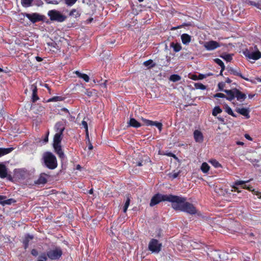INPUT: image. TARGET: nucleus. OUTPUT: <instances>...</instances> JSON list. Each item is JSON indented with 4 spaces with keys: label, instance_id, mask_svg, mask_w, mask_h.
<instances>
[{
    "label": "nucleus",
    "instance_id": "1",
    "mask_svg": "<svg viewBox=\"0 0 261 261\" xmlns=\"http://www.w3.org/2000/svg\"><path fill=\"white\" fill-rule=\"evenodd\" d=\"M172 207L175 211L184 212L190 215L197 213L196 207L191 203L187 201V198L175 195Z\"/></svg>",
    "mask_w": 261,
    "mask_h": 261
},
{
    "label": "nucleus",
    "instance_id": "2",
    "mask_svg": "<svg viewBox=\"0 0 261 261\" xmlns=\"http://www.w3.org/2000/svg\"><path fill=\"white\" fill-rule=\"evenodd\" d=\"M42 160L45 166L49 169H55L58 166L57 158L51 152H45L42 156Z\"/></svg>",
    "mask_w": 261,
    "mask_h": 261
},
{
    "label": "nucleus",
    "instance_id": "3",
    "mask_svg": "<svg viewBox=\"0 0 261 261\" xmlns=\"http://www.w3.org/2000/svg\"><path fill=\"white\" fill-rule=\"evenodd\" d=\"M174 196L175 195L172 194L164 195L160 193L155 194L151 198L149 205L152 207L162 201L170 202L171 203L172 205L174 200Z\"/></svg>",
    "mask_w": 261,
    "mask_h": 261
},
{
    "label": "nucleus",
    "instance_id": "4",
    "mask_svg": "<svg viewBox=\"0 0 261 261\" xmlns=\"http://www.w3.org/2000/svg\"><path fill=\"white\" fill-rule=\"evenodd\" d=\"M224 92L226 94V99L231 101L235 98L239 101L244 100L246 98V95L237 88H233L231 90H225Z\"/></svg>",
    "mask_w": 261,
    "mask_h": 261
},
{
    "label": "nucleus",
    "instance_id": "5",
    "mask_svg": "<svg viewBox=\"0 0 261 261\" xmlns=\"http://www.w3.org/2000/svg\"><path fill=\"white\" fill-rule=\"evenodd\" d=\"M249 180L247 181H243V180H237L234 182V185L232 186V188L234 189V191H238L239 192L238 190V188L237 187V186L241 185L242 188L245 189H247L249 191H251L254 194L256 195L258 198H261V192L256 191L251 186H247L245 184L246 182H249Z\"/></svg>",
    "mask_w": 261,
    "mask_h": 261
},
{
    "label": "nucleus",
    "instance_id": "6",
    "mask_svg": "<svg viewBox=\"0 0 261 261\" xmlns=\"http://www.w3.org/2000/svg\"><path fill=\"white\" fill-rule=\"evenodd\" d=\"M48 16L51 21H55L58 22H63L65 21L67 17L62 14L59 11L56 10H49L47 13Z\"/></svg>",
    "mask_w": 261,
    "mask_h": 261
},
{
    "label": "nucleus",
    "instance_id": "7",
    "mask_svg": "<svg viewBox=\"0 0 261 261\" xmlns=\"http://www.w3.org/2000/svg\"><path fill=\"white\" fill-rule=\"evenodd\" d=\"M63 251L60 247H56L50 249L46 252L48 257L51 260H58L62 255Z\"/></svg>",
    "mask_w": 261,
    "mask_h": 261
},
{
    "label": "nucleus",
    "instance_id": "8",
    "mask_svg": "<svg viewBox=\"0 0 261 261\" xmlns=\"http://www.w3.org/2000/svg\"><path fill=\"white\" fill-rule=\"evenodd\" d=\"M162 244L155 239H152L148 244V249L152 252H159L161 250Z\"/></svg>",
    "mask_w": 261,
    "mask_h": 261
},
{
    "label": "nucleus",
    "instance_id": "9",
    "mask_svg": "<svg viewBox=\"0 0 261 261\" xmlns=\"http://www.w3.org/2000/svg\"><path fill=\"white\" fill-rule=\"evenodd\" d=\"M255 51L250 52L249 50L246 49L244 51V55L250 59L257 60L261 58V53L258 50L257 46H254Z\"/></svg>",
    "mask_w": 261,
    "mask_h": 261
},
{
    "label": "nucleus",
    "instance_id": "10",
    "mask_svg": "<svg viewBox=\"0 0 261 261\" xmlns=\"http://www.w3.org/2000/svg\"><path fill=\"white\" fill-rule=\"evenodd\" d=\"M25 16L32 23H36L43 20V16L37 13H33L32 14L26 13Z\"/></svg>",
    "mask_w": 261,
    "mask_h": 261
},
{
    "label": "nucleus",
    "instance_id": "11",
    "mask_svg": "<svg viewBox=\"0 0 261 261\" xmlns=\"http://www.w3.org/2000/svg\"><path fill=\"white\" fill-rule=\"evenodd\" d=\"M204 46L207 50H213L220 47V45L218 42L211 40L205 42Z\"/></svg>",
    "mask_w": 261,
    "mask_h": 261
},
{
    "label": "nucleus",
    "instance_id": "12",
    "mask_svg": "<svg viewBox=\"0 0 261 261\" xmlns=\"http://www.w3.org/2000/svg\"><path fill=\"white\" fill-rule=\"evenodd\" d=\"M0 177L1 178L7 177L9 180L12 179L11 176L8 175V170L6 166L3 163H0Z\"/></svg>",
    "mask_w": 261,
    "mask_h": 261
},
{
    "label": "nucleus",
    "instance_id": "13",
    "mask_svg": "<svg viewBox=\"0 0 261 261\" xmlns=\"http://www.w3.org/2000/svg\"><path fill=\"white\" fill-rule=\"evenodd\" d=\"M143 120L146 125L155 126L159 129L160 131L162 130L163 126L162 123L157 121H153L152 120H150L146 119H143Z\"/></svg>",
    "mask_w": 261,
    "mask_h": 261
},
{
    "label": "nucleus",
    "instance_id": "14",
    "mask_svg": "<svg viewBox=\"0 0 261 261\" xmlns=\"http://www.w3.org/2000/svg\"><path fill=\"white\" fill-rule=\"evenodd\" d=\"M227 70H228V72L230 74H233V75H234L239 76H240V77H241L242 79L245 80L246 81H249V80L248 78L244 77L242 74V73H241V71H240L239 69H234V68H233L232 67H230V68H228L227 69Z\"/></svg>",
    "mask_w": 261,
    "mask_h": 261
},
{
    "label": "nucleus",
    "instance_id": "15",
    "mask_svg": "<svg viewBox=\"0 0 261 261\" xmlns=\"http://www.w3.org/2000/svg\"><path fill=\"white\" fill-rule=\"evenodd\" d=\"M48 176H49L47 174H46L44 173H41L39 175L38 179L35 181V184L36 185H44V184H45L47 181V179L46 177H48Z\"/></svg>",
    "mask_w": 261,
    "mask_h": 261
},
{
    "label": "nucleus",
    "instance_id": "16",
    "mask_svg": "<svg viewBox=\"0 0 261 261\" xmlns=\"http://www.w3.org/2000/svg\"><path fill=\"white\" fill-rule=\"evenodd\" d=\"M30 89L32 91V101L35 102L39 99L37 95L38 89L37 85L36 84L31 85Z\"/></svg>",
    "mask_w": 261,
    "mask_h": 261
},
{
    "label": "nucleus",
    "instance_id": "17",
    "mask_svg": "<svg viewBox=\"0 0 261 261\" xmlns=\"http://www.w3.org/2000/svg\"><path fill=\"white\" fill-rule=\"evenodd\" d=\"M193 135L194 140L196 142L202 143L203 141V136L200 130H195Z\"/></svg>",
    "mask_w": 261,
    "mask_h": 261
},
{
    "label": "nucleus",
    "instance_id": "18",
    "mask_svg": "<svg viewBox=\"0 0 261 261\" xmlns=\"http://www.w3.org/2000/svg\"><path fill=\"white\" fill-rule=\"evenodd\" d=\"M54 148L56 153L58 155L59 157L61 159H63L65 156L64 152L62 150L61 144L53 145Z\"/></svg>",
    "mask_w": 261,
    "mask_h": 261
},
{
    "label": "nucleus",
    "instance_id": "19",
    "mask_svg": "<svg viewBox=\"0 0 261 261\" xmlns=\"http://www.w3.org/2000/svg\"><path fill=\"white\" fill-rule=\"evenodd\" d=\"M55 129L57 134H63L65 130V126L63 122H57L55 125Z\"/></svg>",
    "mask_w": 261,
    "mask_h": 261
},
{
    "label": "nucleus",
    "instance_id": "20",
    "mask_svg": "<svg viewBox=\"0 0 261 261\" xmlns=\"http://www.w3.org/2000/svg\"><path fill=\"white\" fill-rule=\"evenodd\" d=\"M236 112L239 113L240 114L244 116L245 117L246 119H249L250 118V115H249V110L245 108H237L236 110Z\"/></svg>",
    "mask_w": 261,
    "mask_h": 261
},
{
    "label": "nucleus",
    "instance_id": "21",
    "mask_svg": "<svg viewBox=\"0 0 261 261\" xmlns=\"http://www.w3.org/2000/svg\"><path fill=\"white\" fill-rule=\"evenodd\" d=\"M34 239V236L29 234L25 235L24 239L23 240L22 243L23 247L25 249H27L29 247V242L31 240Z\"/></svg>",
    "mask_w": 261,
    "mask_h": 261
},
{
    "label": "nucleus",
    "instance_id": "22",
    "mask_svg": "<svg viewBox=\"0 0 261 261\" xmlns=\"http://www.w3.org/2000/svg\"><path fill=\"white\" fill-rule=\"evenodd\" d=\"M63 139V134L56 133L54 137L53 145L61 144Z\"/></svg>",
    "mask_w": 261,
    "mask_h": 261
},
{
    "label": "nucleus",
    "instance_id": "23",
    "mask_svg": "<svg viewBox=\"0 0 261 261\" xmlns=\"http://www.w3.org/2000/svg\"><path fill=\"white\" fill-rule=\"evenodd\" d=\"M181 39L184 44H188L191 41V37L188 34H183L181 35Z\"/></svg>",
    "mask_w": 261,
    "mask_h": 261
},
{
    "label": "nucleus",
    "instance_id": "24",
    "mask_svg": "<svg viewBox=\"0 0 261 261\" xmlns=\"http://www.w3.org/2000/svg\"><path fill=\"white\" fill-rule=\"evenodd\" d=\"M14 148L13 147L9 148H0V157L6 155L12 152Z\"/></svg>",
    "mask_w": 261,
    "mask_h": 261
},
{
    "label": "nucleus",
    "instance_id": "25",
    "mask_svg": "<svg viewBox=\"0 0 261 261\" xmlns=\"http://www.w3.org/2000/svg\"><path fill=\"white\" fill-rule=\"evenodd\" d=\"M128 124L129 126L135 128H139L141 126V123L133 118L130 119Z\"/></svg>",
    "mask_w": 261,
    "mask_h": 261
},
{
    "label": "nucleus",
    "instance_id": "26",
    "mask_svg": "<svg viewBox=\"0 0 261 261\" xmlns=\"http://www.w3.org/2000/svg\"><path fill=\"white\" fill-rule=\"evenodd\" d=\"M74 73L79 77L83 79L86 82L89 81V77L87 74L82 73L79 71H76Z\"/></svg>",
    "mask_w": 261,
    "mask_h": 261
},
{
    "label": "nucleus",
    "instance_id": "27",
    "mask_svg": "<svg viewBox=\"0 0 261 261\" xmlns=\"http://www.w3.org/2000/svg\"><path fill=\"white\" fill-rule=\"evenodd\" d=\"M170 46L173 48V50L177 53L181 49V46L178 43L172 42L170 44Z\"/></svg>",
    "mask_w": 261,
    "mask_h": 261
},
{
    "label": "nucleus",
    "instance_id": "28",
    "mask_svg": "<svg viewBox=\"0 0 261 261\" xmlns=\"http://www.w3.org/2000/svg\"><path fill=\"white\" fill-rule=\"evenodd\" d=\"M47 44L48 46L50 47V50L55 52L58 50V46L55 41H51V42H47Z\"/></svg>",
    "mask_w": 261,
    "mask_h": 261
},
{
    "label": "nucleus",
    "instance_id": "29",
    "mask_svg": "<svg viewBox=\"0 0 261 261\" xmlns=\"http://www.w3.org/2000/svg\"><path fill=\"white\" fill-rule=\"evenodd\" d=\"M143 65L147 67L148 69L154 67L155 66V64L153 63V61L151 59L145 61L143 63Z\"/></svg>",
    "mask_w": 261,
    "mask_h": 261
},
{
    "label": "nucleus",
    "instance_id": "30",
    "mask_svg": "<svg viewBox=\"0 0 261 261\" xmlns=\"http://www.w3.org/2000/svg\"><path fill=\"white\" fill-rule=\"evenodd\" d=\"M34 0H21V3L23 7L28 8L32 5Z\"/></svg>",
    "mask_w": 261,
    "mask_h": 261
},
{
    "label": "nucleus",
    "instance_id": "31",
    "mask_svg": "<svg viewBox=\"0 0 261 261\" xmlns=\"http://www.w3.org/2000/svg\"><path fill=\"white\" fill-rule=\"evenodd\" d=\"M130 197H129V194H127V198H126V201L124 203V205L123 206V212L124 213H126L127 210V208L128 207V206L129 205V204H130Z\"/></svg>",
    "mask_w": 261,
    "mask_h": 261
},
{
    "label": "nucleus",
    "instance_id": "32",
    "mask_svg": "<svg viewBox=\"0 0 261 261\" xmlns=\"http://www.w3.org/2000/svg\"><path fill=\"white\" fill-rule=\"evenodd\" d=\"M201 170L203 173H206L210 170V166L206 163H203L201 166Z\"/></svg>",
    "mask_w": 261,
    "mask_h": 261
},
{
    "label": "nucleus",
    "instance_id": "33",
    "mask_svg": "<svg viewBox=\"0 0 261 261\" xmlns=\"http://www.w3.org/2000/svg\"><path fill=\"white\" fill-rule=\"evenodd\" d=\"M222 112V110L219 106H216L213 110L212 115L214 116H216L218 114L221 113Z\"/></svg>",
    "mask_w": 261,
    "mask_h": 261
},
{
    "label": "nucleus",
    "instance_id": "34",
    "mask_svg": "<svg viewBox=\"0 0 261 261\" xmlns=\"http://www.w3.org/2000/svg\"><path fill=\"white\" fill-rule=\"evenodd\" d=\"M64 99V97H63L62 96H56L48 99L47 100V102L62 101Z\"/></svg>",
    "mask_w": 261,
    "mask_h": 261
},
{
    "label": "nucleus",
    "instance_id": "35",
    "mask_svg": "<svg viewBox=\"0 0 261 261\" xmlns=\"http://www.w3.org/2000/svg\"><path fill=\"white\" fill-rule=\"evenodd\" d=\"M225 112L233 117H237V115L233 112L232 109L227 105L225 107Z\"/></svg>",
    "mask_w": 261,
    "mask_h": 261
},
{
    "label": "nucleus",
    "instance_id": "36",
    "mask_svg": "<svg viewBox=\"0 0 261 261\" xmlns=\"http://www.w3.org/2000/svg\"><path fill=\"white\" fill-rule=\"evenodd\" d=\"M69 16H73L74 18H77L80 16V13L75 9H73L70 12Z\"/></svg>",
    "mask_w": 261,
    "mask_h": 261
},
{
    "label": "nucleus",
    "instance_id": "37",
    "mask_svg": "<svg viewBox=\"0 0 261 261\" xmlns=\"http://www.w3.org/2000/svg\"><path fill=\"white\" fill-rule=\"evenodd\" d=\"M181 77L178 74H172L169 77V80L173 82L179 81Z\"/></svg>",
    "mask_w": 261,
    "mask_h": 261
},
{
    "label": "nucleus",
    "instance_id": "38",
    "mask_svg": "<svg viewBox=\"0 0 261 261\" xmlns=\"http://www.w3.org/2000/svg\"><path fill=\"white\" fill-rule=\"evenodd\" d=\"M214 61L216 63H217L221 67V68L222 69V70H224L225 67L224 63L222 62L221 60L218 58H216L214 59Z\"/></svg>",
    "mask_w": 261,
    "mask_h": 261
},
{
    "label": "nucleus",
    "instance_id": "39",
    "mask_svg": "<svg viewBox=\"0 0 261 261\" xmlns=\"http://www.w3.org/2000/svg\"><path fill=\"white\" fill-rule=\"evenodd\" d=\"M210 163L215 168L222 167L221 165L216 160L213 159L210 161Z\"/></svg>",
    "mask_w": 261,
    "mask_h": 261
},
{
    "label": "nucleus",
    "instance_id": "40",
    "mask_svg": "<svg viewBox=\"0 0 261 261\" xmlns=\"http://www.w3.org/2000/svg\"><path fill=\"white\" fill-rule=\"evenodd\" d=\"M220 57L227 62H230L232 59V56L230 54H224Z\"/></svg>",
    "mask_w": 261,
    "mask_h": 261
},
{
    "label": "nucleus",
    "instance_id": "41",
    "mask_svg": "<svg viewBox=\"0 0 261 261\" xmlns=\"http://www.w3.org/2000/svg\"><path fill=\"white\" fill-rule=\"evenodd\" d=\"M194 86H195V87L197 89H201V90H205V89H206V86L205 85H203L202 84L200 83H195Z\"/></svg>",
    "mask_w": 261,
    "mask_h": 261
},
{
    "label": "nucleus",
    "instance_id": "42",
    "mask_svg": "<svg viewBox=\"0 0 261 261\" xmlns=\"http://www.w3.org/2000/svg\"><path fill=\"white\" fill-rule=\"evenodd\" d=\"M48 256L46 255V253L42 252L39 256L38 260H43L46 261L47 259Z\"/></svg>",
    "mask_w": 261,
    "mask_h": 261
},
{
    "label": "nucleus",
    "instance_id": "43",
    "mask_svg": "<svg viewBox=\"0 0 261 261\" xmlns=\"http://www.w3.org/2000/svg\"><path fill=\"white\" fill-rule=\"evenodd\" d=\"M15 201H16L13 198H10V199H5V201H4V205H10V204H12V203L15 202Z\"/></svg>",
    "mask_w": 261,
    "mask_h": 261
},
{
    "label": "nucleus",
    "instance_id": "44",
    "mask_svg": "<svg viewBox=\"0 0 261 261\" xmlns=\"http://www.w3.org/2000/svg\"><path fill=\"white\" fill-rule=\"evenodd\" d=\"M66 5L68 6H73L77 0H64Z\"/></svg>",
    "mask_w": 261,
    "mask_h": 261
},
{
    "label": "nucleus",
    "instance_id": "45",
    "mask_svg": "<svg viewBox=\"0 0 261 261\" xmlns=\"http://www.w3.org/2000/svg\"><path fill=\"white\" fill-rule=\"evenodd\" d=\"M215 97H219V98H225L227 97L225 94L222 93H217L214 95Z\"/></svg>",
    "mask_w": 261,
    "mask_h": 261
},
{
    "label": "nucleus",
    "instance_id": "46",
    "mask_svg": "<svg viewBox=\"0 0 261 261\" xmlns=\"http://www.w3.org/2000/svg\"><path fill=\"white\" fill-rule=\"evenodd\" d=\"M31 253L33 256H35V257L38 256L39 254L38 251L36 249H33L31 250Z\"/></svg>",
    "mask_w": 261,
    "mask_h": 261
},
{
    "label": "nucleus",
    "instance_id": "47",
    "mask_svg": "<svg viewBox=\"0 0 261 261\" xmlns=\"http://www.w3.org/2000/svg\"><path fill=\"white\" fill-rule=\"evenodd\" d=\"M218 86L220 90L224 91V90H223V88L225 86V84L224 83H219Z\"/></svg>",
    "mask_w": 261,
    "mask_h": 261
},
{
    "label": "nucleus",
    "instance_id": "48",
    "mask_svg": "<svg viewBox=\"0 0 261 261\" xmlns=\"http://www.w3.org/2000/svg\"><path fill=\"white\" fill-rule=\"evenodd\" d=\"M107 82V81L105 80L103 83H101L99 84L101 88L105 89V90H107V84H106Z\"/></svg>",
    "mask_w": 261,
    "mask_h": 261
},
{
    "label": "nucleus",
    "instance_id": "49",
    "mask_svg": "<svg viewBox=\"0 0 261 261\" xmlns=\"http://www.w3.org/2000/svg\"><path fill=\"white\" fill-rule=\"evenodd\" d=\"M6 196L3 195H0V204L2 205H4V201H5V199H6Z\"/></svg>",
    "mask_w": 261,
    "mask_h": 261
},
{
    "label": "nucleus",
    "instance_id": "50",
    "mask_svg": "<svg viewBox=\"0 0 261 261\" xmlns=\"http://www.w3.org/2000/svg\"><path fill=\"white\" fill-rule=\"evenodd\" d=\"M82 124L83 125L84 127L85 128L86 132H88V124H87V123L85 121L83 120L82 122Z\"/></svg>",
    "mask_w": 261,
    "mask_h": 261
},
{
    "label": "nucleus",
    "instance_id": "51",
    "mask_svg": "<svg viewBox=\"0 0 261 261\" xmlns=\"http://www.w3.org/2000/svg\"><path fill=\"white\" fill-rule=\"evenodd\" d=\"M85 94L88 96L90 97L92 96L93 92L92 91L87 90V91L85 92Z\"/></svg>",
    "mask_w": 261,
    "mask_h": 261
},
{
    "label": "nucleus",
    "instance_id": "52",
    "mask_svg": "<svg viewBox=\"0 0 261 261\" xmlns=\"http://www.w3.org/2000/svg\"><path fill=\"white\" fill-rule=\"evenodd\" d=\"M190 78L194 81L198 80V76L196 74H192Z\"/></svg>",
    "mask_w": 261,
    "mask_h": 261
},
{
    "label": "nucleus",
    "instance_id": "53",
    "mask_svg": "<svg viewBox=\"0 0 261 261\" xmlns=\"http://www.w3.org/2000/svg\"><path fill=\"white\" fill-rule=\"evenodd\" d=\"M86 143L88 144V149L89 150H92L93 149V145H92V143H91L90 141L89 142H88Z\"/></svg>",
    "mask_w": 261,
    "mask_h": 261
},
{
    "label": "nucleus",
    "instance_id": "54",
    "mask_svg": "<svg viewBox=\"0 0 261 261\" xmlns=\"http://www.w3.org/2000/svg\"><path fill=\"white\" fill-rule=\"evenodd\" d=\"M244 137L247 140L252 141V138L249 136V135L246 134H245Z\"/></svg>",
    "mask_w": 261,
    "mask_h": 261
},
{
    "label": "nucleus",
    "instance_id": "55",
    "mask_svg": "<svg viewBox=\"0 0 261 261\" xmlns=\"http://www.w3.org/2000/svg\"><path fill=\"white\" fill-rule=\"evenodd\" d=\"M61 111H63V112H65L66 113H68L69 115H70L69 110L65 108H62L61 109Z\"/></svg>",
    "mask_w": 261,
    "mask_h": 261
},
{
    "label": "nucleus",
    "instance_id": "56",
    "mask_svg": "<svg viewBox=\"0 0 261 261\" xmlns=\"http://www.w3.org/2000/svg\"><path fill=\"white\" fill-rule=\"evenodd\" d=\"M86 143H87L88 142H89L90 141V139H89L88 131L86 132Z\"/></svg>",
    "mask_w": 261,
    "mask_h": 261
},
{
    "label": "nucleus",
    "instance_id": "57",
    "mask_svg": "<svg viewBox=\"0 0 261 261\" xmlns=\"http://www.w3.org/2000/svg\"><path fill=\"white\" fill-rule=\"evenodd\" d=\"M178 175H179V172H175L172 174V176L173 178H175L177 177Z\"/></svg>",
    "mask_w": 261,
    "mask_h": 261
},
{
    "label": "nucleus",
    "instance_id": "58",
    "mask_svg": "<svg viewBox=\"0 0 261 261\" xmlns=\"http://www.w3.org/2000/svg\"><path fill=\"white\" fill-rule=\"evenodd\" d=\"M198 80H202L205 77V76H204V75H203L202 74H199L198 76Z\"/></svg>",
    "mask_w": 261,
    "mask_h": 261
},
{
    "label": "nucleus",
    "instance_id": "59",
    "mask_svg": "<svg viewBox=\"0 0 261 261\" xmlns=\"http://www.w3.org/2000/svg\"><path fill=\"white\" fill-rule=\"evenodd\" d=\"M168 156H171V157H173L174 158H176V156L175 154H174L173 153H171V152H169L168 153H167V154Z\"/></svg>",
    "mask_w": 261,
    "mask_h": 261
},
{
    "label": "nucleus",
    "instance_id": "60",
    "mask_svg": "<svg viewBox=\"0 0 261 261\" xmlns=\"http://www.w3.org/2000/svg\"><path fill=\"white\" fill-rule=\"evenodd\" d=\"M36 60H37L38 62H41V61H42L43 60L42 58H41V57H39V56H37V57H36Z\"/></svg>",
    "mask_w": 261,
    "mask_h": 261
},
{
    "label": "nucleus",
    "instance_id": "61",
    "mask_svg": "<svg viewBox=\"0 0 261 261\" xmlns=\"http://www.w3.org/2000/svg\"><path fill=\"white\" fill-rule=\"evenodd\" d=\"M236 144L238 145H242V146H243L244 144V143L241 141H237L236 142Z\"/></svg>",
    "mask_w": 261,
    "mask_h": 261
},
{
    "label": "nucleus",
    "instance_id": "62",
    "mask_svg": "<svg viewBox=\"0 0 261 261\" xmlns=\"http://www.w3.org/2000/svg\"><path fill=\"white\" fill-rule=\"evenodd\" d=\"M255 96V94H248V98L249 99H251L254 96Z\"/></svg>",
    "mask_w": 261,
    "mask_h": 261
},
{
    "label": "nucleus",
    "instance_id": "63",
    "mask_svg": "<svg viewBox=\"0 0 261 261\" xmlns=\"http://www.w3.org/2000/svg\"><path fill=\"white\" fill-rule=\"evenodd\" d=\"M231 82H232V81L228 77H227L226 80V83H227L229 84V83H231Z\"/></svg>",
    "mask_w": 261,
    "mask_h": 261
},
{
    "label": "nucleus",
    "instance_id": "64",
    "mask_svg": "<svg viewBox=\"0 0 261 261\" xmlns=\"http://www.w3.org/2000/svg\"><path fill=\"white\" fill-rule=\"evenodd\" d=\"M44 87L48 90H51L50 87H49L48 84H45L44 85Z\"/></svg>",
    "mask_w": 261,
    "mask_h": 261
}]
</instances>
